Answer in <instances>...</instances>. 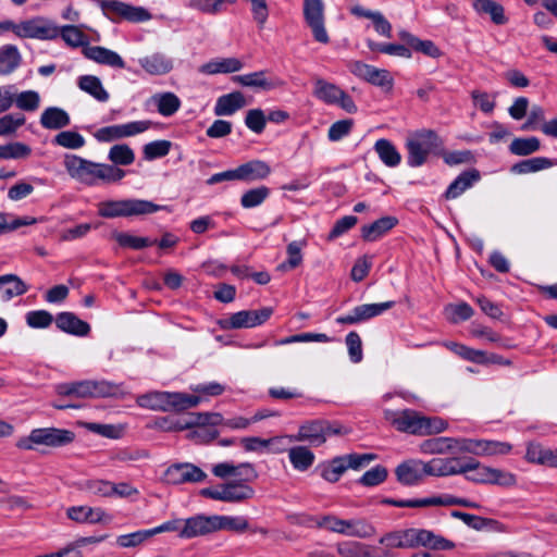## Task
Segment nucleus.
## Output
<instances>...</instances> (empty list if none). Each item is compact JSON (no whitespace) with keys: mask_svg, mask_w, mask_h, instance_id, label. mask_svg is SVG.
<instances>
[{"mask_svg":"<svg viewBox=\"0 0 557 557\" xmlns=\"http://www.w3.org/2000/svg\"><path fill=\"white\" fill-rule=\"evenodd\" d=\"M63 164L73 180L87 186L115 183L125 176V172L114 165L97 163L76 154H65Z\"/></svg>","mask_w":557,"mask_h":557,"instance_id":"f257e3e1","label":"nucleus"},{"mask_svg":"<svg viewBox=\"0 0 557 557\" xmlns=\"http://www.w3.org/2000/svg\"><path fill=\"white\" fill-rule=\"evenodd\" d=\"M379 543L387 549H408L423 546L426 548L441 550L451 549L455 547L454 542L437 535L432 531L417 528L401 529L388 532L379 540Z\"/></svg>","mask_w":557,"mask_h":557,"instance_id":"f03ea898","label":"nucleus"},{"mask_svg":"<svg viewBox=\"0 0 557 557\" xmlns=\"http://www.w3.org/2000/svg\"><path fill=\"white\" fill-rule=\"evenodd\" d=\"M384 416L397 431L418 436L437 434L448 428V423L444 419L426 417L412 409L385 410Z\"/></svg>","mask_w":557,"mask_h":557,"instance_id":"7ed1b4c3","label":"nucleus"},{"mask_svg":"<svg viewBox=\"0 0 557 557\" xmlns=\"http://www.w3.org/2000/svg\"><path fill=\"white\" fill-rule=\"evenodd\" d=\"M201 401L202 397L196 394L161 391L148 392L136 398V404L140 408L162 412H181L198 406Z\"/></svg>","mask_w":557,"mask_h":557,"instance_id":"20e7f679","label":"nucleus"},{"mask_svg":"<svg viewBox=\"0 0 557 557\" xmlns=\"http://www.w3.org/2000/svg\"><path fill=\"white\" fill-rule=\"evenodd\" d=\"M405 147L408 165L419 168L428 161L430 154L443 151L444 141L435 131L422 128L408 135Z\"/></svg>","mask_w":557,"mask_h":557,"instance_id":"39448f33","label":"nucleus"},{"mask_svg":"<svg viewBox=\"0 0 557 557\" xmlns=\"http://www.w3.org/2000/svg\"><path fill=\"white\" fill-rule=\"evenodd\" d=\"M168 209L166 206L156 205L144 199L110 200L99 203L98 213L102 218L134 216L151 214Z\"/></svg>","mask_w":557,"mask_h":557,"instance_id":"423d86ee","label":"nucleus"},{"mask_svg":"<svg viewBox=\"0 0 557 557\" xmlns=\"http://www.w3.org/2000/svg\"><path fill=\"white\" fill-rule=\"evenodd\" d=\"M74 432L58 428H40L30 431L28 436H23L16 442V447L25 450H36L40 446L62 447L72 443Z\"/></svg>","mask_w":557,"mask_h":557,"instance_id":"0eeeda50","label":"nucleus"},{"mask_svg":"<svg viewBox=\"0 0 557 557\" xmlns=\"http://www.w3.org/2000/svg\"><path fill=\"white\" fill-rule=\"evenodd\" d=\"M466 479L476 484H492L504 487L513 486L517 483L516 475L511 472L481 465L473 458L463 461Z\"/></svg>","mask_w":557,"mask_h":557,"instance_id":"6e6552de","label":"nucleus"},{"mask_svg":"<svg viewBox=\"0 0 557 557\" xmlns=\"http://www.w3.org/2000/svg\"><path fill=\"white\" fill-rule=\"evenodd\" d=\"M119 385L108 381L85 380L78 382L61 383L57 393L61 396H75L78 398L110 397L116 395Z\"/></svg>","mask_w":557,"mask_h":557,"instance_id":"1a4fd4ad","label":"nucleus"},{"mask_svg":"<svg viewBox=\"0 0 557 557\" xmlns=\"http://www.w3.org/2000/svg\"><path fill=\"white\" fill-rule=\"evenodd\" d=\"M324 529L348 537L369 539L376 534L374 525L364 518L341 519L323 515Z\"/></svg>","mask_w":557,"mask_h":557,"instance_id":"9d476101","label":"nucleus"},{"mask_svg":"<svg viewBox=\"0 0 557 557\" xmlns=\"http://www.w3.org/2000/svg\"><path fill=\"white\" fill-rule=\"evenodd\" d=\"M341 433L338 425L324 419L308 420L301 423L297 434L293 435L296 442H307L312 447L323 445L332 435Z\"/></svg>","mask_w":557,"mask_h":557,"instance_id":"9b49d317","label":"nucleus"},{"mask_svg":"<svg viewBox=\"0 0 557 557\" xmlns=\"http://www.w3.org/2000/svg\"><path fill=\"white\" fill-rule=\"evenodd\" d=\"M253 494V488L242 481L230 482L219 488L206 487L200 491L203 497L226 503H242L252 498Z\"/></svg>","mask_w":557,"mask_h":557,"instance_id":"f8f14e48","label":"nucleus"},{"mask_svg":"<svg viewBox=\"0 0 557 557\" xmlns=\"http://www.w3.org/2000/svg\"><path fill=\"white\" fill-rule=\"evenodd\" d=\"M100 8L112 21L145 22L151 17L150 13L144 8L133 7L117 0H101Z\"/></svg>","mask_w":557,"mask_h":557,"instance_id":"ddd939ff","label":"nucleus"},{"mask_svg":"<svg viewBox=\"0 0 557 557\" xmlns=\"http://www.w3.org/2000/svg\"><path fill=\"white\" fill-rule=\"evenodd\" d=\"M304 17L313 38L321 44H329L330 37L324 25V3L322 0H304Z\"/></svg>","mask_w":557,"mask_h":557,"instance_id":"4468645a","label":"nucleus"},{"mask_svg":"<svg viewBox=\"0 0 557 557\" xmlns=\"http://www.w3.org/2000/svg\"><path fill=\"white\" fill-rule=\"evenodd\" d=\"M59 36V28L48 20L37 16L20 22L18 38L50 40Z\"/></svg>","mask_w":557,"mask_h":557,"instance_id":"2eb2a0df","label":"nucleus"},{"mask_svg":"<svg viewBox=\"0 0 557 557\" xmlns=\"http://www.w3.org/2000/svg\"><path fill=\"white\" fill-rule=\"evenodd\" d=\"M395 306V301H384L380 304H363L351 309L347 314L336 318L337 324H358L372 318L381 315Z\"/></svg>","mask_w":557,"mask_h":557,"instance_id":"dca6fc26","label":"nucleus"},{"mask_svg":"<svg viewBox=\"0 0 557 557\" xmlns=\"http://www.w3.org/2000/svg\"><path fill=\"white\" fill-rule=\"evenodd\" d=\"M273 314L271 307H264L259 310H243L230 315L226 325L230 329L255 327L267 322Z\"/></svg>","mask_w":557,"mask_h":557,"instance_id":"f3484780","label":"nucleus"},{"mask_svg":"<svg viewBox=\"0 0 557 557\" xmlns=\"http://www.w3.org/2000/svg\"><path fill=\"white\" fill-rule=\"evenodd\" d=\"M349 70L354 75L372 85L388 88L393 86V78L386 70L376 69L361 61L350 62Z\"/></svg>","mask_w":557,"mask_h":557,"instance_id":"a211bd4d","label":"nucleus"},{"mask_svg":"<svg viewBox=\"0 0 557 557\" xmlns=\"http://www.w3.org/2000/svg\"><path fill=\"white\" fill-rule=\"evenodd\" d=\"M165 481L170 484L196 483L206 480L207 474L193 463H176L169 467L164 473Z\"/></svg>","mask_w":557,"mask_h":557,"instance_id":"6ab92c4d","label":"nucleus"},{"mask_svg":"<svg viewBox=\"0 0 557 557\" xmlns=\"http://www.w3.org/2000/svg\"><path fill=\"white\" fill-rule=\"evenodd\" d=\"M395 475L404 486L418 485L428 475L425 462L420 459L406 460L396 467Z\"/></svg>","mask_w":557,"mask_h":557,"instance_id":"aec40b11","label":"nucleus"},{"mask_svg":"<svg viewBox=\"0 0 557 557\" xmlns=\"http://www.w3.org/2000/svg\"><path fill=\"white\" fill-rule=\"evenodd\" d=\"M214 516L196 515L183 519L180 532L182 539H193L215 532Z\"/></svg>","mask_w":557,"mask_h":557,"instance_id":"412c9836","label":"nucleus"},{"mask_svg":"<svg viewBox=\"0 0 557 557\" xmlns=\"http://www.w3.org/2000/svg\"><path fill=\"white\" fill-rule=\"evenodd\" d=\"M465 459L450 457V458H434L425 462L426 474L433 476H448L461 474L465 472Z\"/></svg>","mask_w":557,"mask_h":557,"instance_id":"4be33fe9","label":"nucleus"},{"mask_svg":"<svg viewBox=\"0 0 557 557\" xmlns=\"http://www.w3.org/2000/svg\"><path fill=\"white\" fill-rule=\"evenodd\" d=\"M84 55L99 64L108 65L113 69H124L125 62L122 57L108 48L100 46H89L83 49Z\"/></svg>","mask_w":557,"mask_h":557,"instance_id":"5701e85b","label":"nucleus"},{"mask_svg":"<svg viewBox=\"0 0 557 557\" xmlns=\"http://www.w3.org/2000/svg\"><path fill=\"white\" fill-rule=\"evenodd\" d=\"M55 324L62 332L75 336H86L90 332V325L81 320L73 312H60L55 318Z\"/></svg>","mask_w":557,"mask_h":557,"instance_id":"b1692460","label":"nucleus"},{"mask_svg":"<svg viewBox=\"0 0 557 557\" xmlns=\"http://www.w3.org/2000/svg\"><path fill=\"white\" fill-rule=\"evenodd\" d=\"M215 476L225 479L228 476H243L245 481H250L257 478V472L252 465L245 462L234 466L230 462H221L212 468Z\"/></svg>","mask_w":557,"mask_h":557,"instance_id":"393cba45","label":"nucleus"},{"mask_svg":"<svg viewBox=\"0 0 557 557\" xmlns=\"http://www.w3.org/2000/svg\"><path fill=\"white\" fill-rule=\"evenodd\" d=\"M28 286L15 274H4L0 276V300L8 302L14 297L24 295Z\"/></svg>","mask_w":557,"mask_h":557,"instance_id":"a878e982","label":"nucleus"},{"mask_svg":"<svg viewBox=\"0 0 557 557\" xmlns=\"http://www.w3.org/2000/svg\"><path fill=\"white\" fill-rule=\"evenodd\" d=\"M350 13L357 17H364L372 21L375 32L386 38L392 37V24L380 11H371L361 5L350 8Z\"/></svg>","mask_w":557,"mask_h":557,"instance_id":"bb28decb","label":"nucleus"},{"mask_svg":"<svg viewBox=\"0 0 557 557\" xmlns=\"http://www.w3.org/2000/svg\"><path fill=\"white\" fill-rule=\"evenodd\" d=\"M238 181L255 182L267 178L271 173L270 165L262 160H251L237 166Z\"/></svg>","mask_w":557,"mask_h":557,"instance_id":"cd10ccee","label":"nucleus"},{"mask_svg":"<svg viewBox=\"0 0 557 557\" xmlns=\"http://www.w3.org/2000/svg\"><path fill=\"white\" fill-rule=\"evenodd\" d=\"M138 62L150 75H164L173 69L172 60L161 52L140 58Z\"/></svg>","mask_w":557,"mask_h":557,"instance_id":"c85d7f7f","label":"nucleus"},{"mask_svg":"<svg viewBox=\"0 0 557 557\" xmlns=\"http://www.w3.org/2000/svg\"><path fill=\"white\" fill-rule=\"evenodd\" d=\"M246 106V100L240 91H233L218 98L214 114L218 116L232 115Z\"/></svg>","mask_w":557,"mask_h":557,"instance_id":"c756f323","label":"nucleus"},{"mask_svg":"<svg viewBox=\"0 0 557 557\" xmlns=\"http://www.w3.org/2000/svg\"><path fill=\"white\" fill-rule=\"evenodd\" d=\"M70 123L69 113L59 107H49L40 115V124L46 129H61Z\"/></svg>","mask_w":557,"mask_h":557,"instance_id":"7c9ffc66","label":"nucleus"},{"mask_svg":"<svg viewBox=\"0 0 557 557\" xmlns=\"http://www.w3.org/2000/svg\"><path fill=\"white\" fill-rule=\"evenodd\" d=\"M479 180H480V172L475 169L462 172L448 186L447 190L445 191V198L446 199H456Z\"/></svg>","mask_w":557,"mask_h":557,"instance_id":"2f4dec72","label":"nucleus"},{"mask_svg":"<svg viewBox=\"0 0 557 557\" xmlns=\"http://www.w3.org/2000/svg\"><path fill=\"white\" fill-rule=\"evenodd\" d=\"M77 86L99 102H107L109 100V92L104 89L100 78L95 75L79 76Z\"/></svg>","mask_w":557,"mask_h":557,"instance_id":"473e14b6","label":"nucleus"},{"mask_svg":"<svg viewBox=\"0 0 557 557\" xmlns=\"http://www.w3.org/2000/svg\"><path fill=\"white\" fill-rule=\"evenodd\" d=\"M223 423V417L218 412H190L180 422L182 430L194 426L219 425Z\"/></svg>","mask_w":557,"mask_h":557,"instance_id":"72a5a7b5","label":"nucleus"},{"mask_svg":"<svg viewBox=\"0 0 557 557\" xmlns=\"http://www.w3.org/2000/svg\"><path fill=\"white\" fill-rule=\"evenodd\" d=\"M397 224V219L394 216H384L371 224L364 225L361 228V235L364 240L374 242L382 235L387 233Z\"/></svg>","mask_w":557,"mask_h":557,"instance_id":"f704fd0d","label":"nucleus"},{"mask_svg":"<svg viewBox=\"0 0 557 557\" xmlns=\"http://www.w3.org/2000/svg\"><path fill=\"white\" fill-rule=\"evenodd\" d=\"M554 164L555 162L549 158L534 157L515 163L511 166L510 172L519 175L530 174L549 169L554 166Z\"/></svg>","mask_w":557,"mask_h":557,"instance_id":"c9c22d12","label":"nucleus"},{"mask_svg":"<svg viewBox=\"0 0 557 557\" xmlns=\"http://www.w3.org/2000/svg\"><path fill=\"white\" fill-rule=\"evenodd\" d=\"M374 151L386 166L396 168L400 164L401 156L391 140L385 138L376 140Z\"/></svg>","mask_w":557,"mask_h":557,"instance_id":"e433bc0d","label":"nucleus"},{"mask_svg":"<svg viewBox=\"0 0 557 557\" xmlns=\"http://www.w3.org/2000/svg\"><path fill=\"white\" fill-rule=\"evenodd\" d=\"M151 100L156 104L158 112L163 116H172L180 110L182 104L180 98L170 91L156 94Z\"/></svg>","mask_w":557,"mask_h":557,"instance_id":"4c0bfd02","label":"nucleus"},{"mask_svg":"<svg viewBox=\"0 0 557 557\" xmlns=\"http://www.w3.org/2000/svg\"><path fill=\"white\" fill-rule=\"evenodd\" d=\"M22 57L17 47L13 45H4L0 48V75H9L14 72Z\"/></svg>","mask_w":557,"mask_h":557,"instance_id":"58836bf2","label":"nucleus"},{"mask_svg":"<svg viewBox=\"0 0 557 557\" xmlns=\"http://www.w3.org/2000/svg\"><path fill=\"white\" fill-rule=\"evenodd\" d=\"M243 67L240 60L236 58L215 59L200 67V72L205 74L234 73Z\"/></svg>","mask_w":557,"mask_h":557,"instance_id":"ea45409f","label":"nucleus"},{"mask_svg":"<svg viewBox=\"0 0 557 557\" xmlns=\"http://www.w3.org/2000/svg\"><path fill=\"white\" fill-rule=\"evenodd\" d=\"M473 8L480 14H488L493 23L497 25L507 23L503 5L493 0H473Z\"/></svg>","mask_w":557,"mask_h":557,"instance_id":"a19ab883","label":"nucleus"},{"mask_svg":"<svg viewBox=\"0 0 557 557\" xmlns=\"http://www.w3.org/2000/svg\"><path fill=\"white\" fill-rule=\"evenodd\" d=\"M288 458L298 471H307L314 462V454L306 446H295L288 449Z\"/></svg>","mask_w":557,"mask_h":557,"instance_id":"79ce46f5","label":"nucleus"},{"mask_svg":"<svg viewBox=\"0 0 557 557\" xmlns=\"http://www.w3.org/2000/svg\"><path fill=\"white\" fill-rule=\"evenodd\" d=\"M233 82L245 87L261 88L263 90L273 89L276 85L265 77L264 71H258L244 75H235Z\"/></svg>","mask_w":557,"mask_h":557,"instance_id":"37998d69","label":"nucleus"},{"mask_svg":"<svg viewBox=\"0 0 557 557\" xmlns=\"http://www.w3.org/2000/svg\"><path fill=\"white\" fill-rule=\"evenodd\" d=\"M342 91L338 86L322 78H317L314 82L313 95L325 103L335 104Z\"/></svg>","mask_w":557,"mask_h":557,"instance_id":"c03bdc74","label":"nucleus"},{"mask_svg":"<svg viewBox=\"0 0 557 557\" xmlns=\"http://www.w3.org/2000/svg\"><path fill=\"white\" fill-rule=\"evenodd\" d=\"M512 446L507 442L478 440L476 456L507 455Z\"/></svg>","mask_w":557,"mask_h":557,"instance_id":"a18cd8bd","label":"nucleus"},{"mask_svg":"<svg viewBox=\"0 0 557 557\" xmlns=\"http://www.w3.org/2000/svg\"><path fill=\"white\" fill-rule=\"evenodd\" d=\"M215 531L228 530L234 532H244L249 528L246 518L242 516H218L214 515Z\"/></svg>","mask_w":557,"mask_h":557,"instance_id":"49530a36","label":"nucleus"},{"mask_svg":"<svg viewBox=\"0 0 557 557\" xmlns=\"http://www.w3.org/2000/svg\"><path fill=\"white\" fill-rule=\"evenodd\" d=\"M541 149V141L536 137L515 138L509 145V151L515 156H530Z\"/></svg>","mask_w":557,"mask_h":557,"instance_id":"de8ad7c7","label":"nucleus"},{"mask_svg":"<svg viewBox=\"0 0 557 557\" xmlns=\"http://www.w3.org/2000/svg\"><path fill=\"white\" fill-rule=\"evenodd\" d=\"M113 237L121 247L132 248L134 250H140L157 244V240L150 239L149 237L134 236L128 233H115Z\"/></svg>","mask_w":557,"mask_h":557,"instance_id":"09e8293b","label":"nucleus"},{"mask_svg":"<svg viewBox=\"0 0 557 557\" xmlns=\"http://www.w3.org/2000/svg\"><path fill=\"white\" fill-rule=\"evenodd\" d=\"M108 159L112 165H129L135 160V153L126 144L114 145L110 148Z\"/></svg>","mask_w":557,"mask_h":557,"instance_id":"8fccbe9b","label":"nucleus"},{"mask_svg":"<svg viewBox=\"0 0 557 557\" xmlns=\"http://www.w3.org/2000/svg\"><path fill=\"white\" fill-rule=\"evenodd\" d=\"M52 143L66 149H81L85 146V138L74 131H62L53 137Z\"/></svg>","mask_w":557,"mask_h":557,"instance_id":"3c124183","label":"nucleus"},{"mask_svg":"<svg viewBox=\"0 0 557 557\" xmlns=\"http://www.w3.org/2000/svg\"><path fill=\"white\" fill-rule=\"evenodd\" d=\"M32 148L20 141L10 143L0 146V160L4 159H26L30 156Z\"/></svg>","mask_w":557,"mask_h":557,"instance_id":"603ef678","label":"nucleus"},{"mask_svg":"<svg viewBox=\"0 0 557 557\" xmlns=\"http://www.w3.org/2000/svg\"><path fill=\"white\" fill-rule=\"evenodd\" d=\"M454 449L453 437H435L424 441L421 450L424 454H446Z\"/></svg>","mask_w":557,"mask_h":557,"instance_id":"864d4df0","label":"nucleus"},{"mask_svg":"<svg viewBox=\"0 0 557 557\" xmlns=\"http://www.w3.org/2000/svg\"><path fill=\"white\" fill-rule=\"evenodd\" d=\"M286 519L293 525L324 529L323 516H313L307 512H294L287 515Z\"/></svg>","mask_w":557,"mask_h":557,"instance_id":"5fc2aeb1","label":"nucleus"},{"mask_svg":"<svg viewBox=\"0 0 557 557\" xmlns=\"http://www.w3.org/2000/svg\"><path fill=\"white\" fill-rule=\"evenodd\" d=\"M367 46L371 51H379L389 55H398L403 58H410V49L404 45L398 44H380L373 40H367Z\"/></svg>","mask_w":557,"mask_h":557,"instance_id":"6e6d98bb","label":"nucleus"},{"mask_svg":"<svg viewBox=\"0 0 557 557\" xmlns=\"http://www.w3.org/2000/svg\"><path fill=\"white\" fill-rule=\"evenodd\" d=\"M270 195V189L267 186H259L244 193L240 198V205L246 208H255L260 206Z\"/></svg>","mask_w":557,"mask_h":557,"instance_id":"4d7b16f0","label":"nucleus"},{"mask_svg":"<svg viewBox=\"0 0 557 557\" xmlns=\"http://www.w3.org/2000/svg\"><path fill=\"white\" fill-rule=\"evenodd\" d=\"M474 311L467 302L457 305L449 304L445 307V314L451 323L467 321L473 315Z\"/></svg>","mask_w":557,"mask_h":557,"instance_id":"13d9d810","label":"nucleus"},{"mask_svg":"<svg viewBox=\"0 0 557 557\" xmlns=\"http://www.w3.org/2000/svg\"><path fill=\"white\" fill-rule=\"evenodd\" d=\"M14 102L18 109L33 112L39 108L40 96L35 90H26L20 94L14 92Z\"/></svg>","mask_w":557,"mask_h":557,"instance_id":"bf43d9fd","label":"nucleus"},{"mask_svg":"<svg viewBox=\"0 0 557 557\" xmlns=\"http://www.w3.org/2000/svg\"><path fill=\"white\" fill-rule=\"evenodd\" d=\"M387 475V469L384 466L377 465L366 471L358 480V483L367 487L376 486L383 483Z\"/></svg>","mask_w":557,"mask_h":557,"instance_id":"052dcab7","label":"nucleus"},{"mask_svg":"<svg viewBox=\"0 0 557 557\" xmlns=\"http://www.w3.org/2000/svg\"><path fill=\"white\" fill-rule=\"evenodd\" d=\"M451 516L460 519L468 527L481 531L485 528L492 527L497 523L496 520L483 518L480 516L462 512V511H453Z\"/></svg>","mask_w":557,"mask_h":557,"instance_id":"680f3d73","label":"nucleus"},{"mask_svg":"<svg viewBox=\"0 0 557 557\" xmlns=\"http://www.w3.org/2000/svg\"><path fill=\"white\" fill-rule=\"evenodd\" d=\"M344 461L345 459L342 456L335 457L322 469L321 476L330 483L337 482L347 470Z\"/></svg>","mask_w":557,"mask_h":557,"instance_id":"e2e57ef3","label":"nucleus"},{"mask_svg":"<svg viewBox=\"0 0 557 557\" xmlns=\"http://www.w3.org/2000/svg\"><path fill=\"white\" fill-rule=\"evenodd\" d=\"M171 141L169 140H154L144 146V157L146 160H154L165 157L171 149Z\"/></svg>","mask_w":557,"mask_h":557,"instance_id":"0e129e2a","label":"nucleus"},{"mask_svg":"<svg viewBox=\"0 0 557 557\" xmlns=\"http://www.w3.org/2000/svg\"><path fill=\"white\" fill-rule=\"evenodd\" d=\"M25 116L21 113L7 114L0 117V136L14 134L18 127L25 124Z\"/></svg>","mask_w":557,"mask_h":557,"instance_id":"69168bd1","label":"nucleus"},{"mask_svg":"<svg viewBox=\"0 0 557 557\" xmlns=\"http://www.w3.org/2000/svg\"><path fill=\"white\" fill-rule=\"evenodd\" d=\"M345 343L347 346L348 355L354 363H358L363 358L362 342L359 334L355 331L346 335Z\"/></svg>","mask_w":557,"mask_h":557,"instance_id":"338daca9","label":"nucleus"},{"mask_svg":"<svg viewBox=\"0 0 557 557\" xmlns=\"http://www.w3.org/2000/svg\"><path fill=\"white\" fill-rule=\"evenodd\" d=\"M59 34L72 47L83 46L87 41V36L74 25L63 26Z\"/></svg>","mask_w":557,"mask_h":557,"instance_id":"774afa93","label":"nucleus"}]
</instances>
